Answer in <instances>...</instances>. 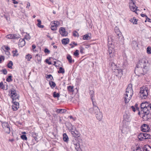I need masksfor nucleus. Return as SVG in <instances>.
Listing matches in <instances>:
<instances>
[{
    "mask_svg": "<svg viewBox=\"0 0 151 151\" xmlns=\"http://www.w3.org/2000/svg\"><path fill=\"white\" fill-rule=\"evenodd\" d=\"M146 20L145 21V22H146V21H147L148 22H151V19L148 18L147 17L146 18Z\"/></svg>",
    "mask_w": 151,
    "mask_h": 151,
    "instance_id": "nucleus-57",
    "label": "nucleus"
},
{
    "mask_svg": "<svg viewBox=\"0 0 151 151\" xmlns=\"http://www.w3.org/2000/svg\"><path fill=\"white\" fill-rule=\"evenodd\" d=\"M35 58L38 61H40L41 60L42 58L40 55L37 54L35 56Z\"/></svg>",
    "mask_w": 151,
    "mask_h": 151,
    "instance_id": "nucleus-28",
    "label": "nucleus"
},
{
    "mask_svg": "<svg viewBox=\"0 0 151 151\" xmlns=\"http://www.w3.org/2000/svg\"><path fill=\"white\" fill-rule=\"evenodd\" d=\"M55 111L58 113L62 114L65 112L66 111V110L65 109H57Z\"/></svg>",
    "mask_w": 151,
    "mask_h": 151,
    "instance_id": "nucleus-22",
    "label": "nucleus"
},
{
    "mask_svg": "<svg viewBox=\"0 0 151 151\" xmlns=\"http://www.w3.org/2000/svg\"><path fill=\"white\" fill-rule=\"evenodd\" d=\"M133 94L132 85L129 84L127 87L126 93L124 96V101L125 103H128L130 100Z\"/></svg>",
    "mask_w": 151,
    "mask_h": 151,
    "instance_id": "nucleus-4",
    "label": "nucleus"
},
{
    "mask_svg": "<svg viewBox=\"0 0 151 151\" xmlns=\"http://www.w3.org/2000/svg\"><path fill=\"white\" fill-rule=\"evenodd\" d=\"M79 54V50H76L73 53L74 55L75 56H77Z\"/></svg>",
    "mask_w": 151,
    "mask_h": 151,
    "instance_id": "nucleus-43",
    "label": "nucleus"
},
{
    "mask_svg": "<svg viewBox=\"0 0 151 151\" xmlns=\"http://www.w3.org/2000/svg\"><path fill=\"white\" fill-rule=\"evenodd\" d=\"M93 91H91L90 92V93L91 94V99L92 101L93 107H94L96 110H98L99 109L97 106V104L96 102L93 101Z\"/></svg>",
    "mask_w": 151,
    "mask_h": 151,
    "instance_id": "nucleus-9",
    "label": "nucleus"
},
{
    "mask_svg": "<svg viewBox=\"0 0 151 151\" xmlns=\"http://www.w3.org/2000/svg\"><path fill=\"white\" fill-rule=\"evenodd\" d=\"M130 21L131 22H132L133 24H137V20L135 17H133V19H130Z\"/></svg>",
    "mask_w": 151,
    "mask_h": 151,
    "instance_id": "nucleus-35",
    "label": "nucleus"
},
{
    "mask_svg": "<svg viewBox=\"0 0 151 151\" xmlns=\"http://www.w3.org/2000/svg\"><path fill=\"white\" fill-rule=\"evenodd\" d=\"M141 112V113L139 111L138 113V114L144 119L148 120L150 118L148 117L150 116V114H151V106L147 105V107L142 109Z\"/></svg>",
    "mask_w": 151,
    "mask_h": 151,
    "instance_id": "nucleus-3",
    "label": "nucleus"
},
{
    "mask_svg": "<svg viewBox=\"0 0 151 151\" xmlns=\"http://www.w3.org/2000/svg\"><path fill=\"white\" fill-rule=\"evenodd\" d=\"M73 35L75 37L77 36V35H78V36H79V35L76 31H75L73 32Z\"/></svg>",
    "mask_w": 151,
    "mask_h": 151,
    "instance_id": "nucleus-48",
    "label": "nucleus"
},
{
    "mask_svg": "<svg viewBox=\"0 0 151 151\" xmlns=\"http://www.w3.org/2000/svg\"><path fill=\"white\" fill-rule=\"evenodd\" d=\"M25 44V42L24 40V39L21 38L19 41V47H22L24 46Z\"/></svg>",
    "mask_w": 151,
    "mask_h": 151,
    "instance_id": "nucleus-19",
    "label": "nucleus"
},
{
    "mask_svg": "<svg viewBox=\"0 0 151 151\" xmlns=\"http://www.w3.org/2000/svg\"><path fill=\"white\" fill-rule=\"evenodd\" d=\"M49 83L50 86L52 88H53L55 86L56 84L54 82L50 81Z\"/></svg>",
    "mask_w": 151,
    "mask_h": 151,
    "instance_id": "nucleus-30",
    "label": "nucleus"
},
{
    "mask_svg": "<svg viewBox=\"0 0 151 151\" xmlns=\"http://www.w3.org/2000/svg\"><path fill=\"white\" fill-rule=\"evenodd\" d=\"M2 71L4 75H6L7 73L6 70V69H2Z\"/></svg>",
    "mask_w": 151,
    "mask_h": 151,
    "instance_id": "nucleus-51",
    "label": "nucleus"
},
{
    "mask_svg": "<svg viewBox=\"0 0 151 151\" xmlns=\"http://www.w3.org/2000/svg\"><path fill=\"white\" fill-rule=\"evenodd\" d=\"M53 96L54 98H59L60 97L59 93H56L55 91L54 92L53 94Z\"/></svg>",
    "mask_w": 151,
    "mask_h": 151,
    "instance_id": "nucleus-34",
    "label": "nucleus"
},
{
    "mask_svg": "<svg viewBox=\"0 0 151 151\" xmlns=\"http://www.w3.org/2000/svg\"><path fill=\"white\" fill-rule=\"evenodd\" d=\"M66 58L70 63H74V60H72L71 56L70 55L67 54Z\"/></svg>",
    "mask_w": 151,
    "mask_h": 151,
    "instance_id": "nucleus-20",
    "label": "nucleus"
},
{
    "mask_svg": "<svg viewBox=\"0 0 151 151\" xmlns=\"http://www.w3.org/2000/svg\"><path fill=\"white\" fill-rule=\"evenodd\" d=\"M80 51L81 53H83V51L84 50V49L83 47H80Z\"/></svg>",
    "mask_w": 151,
    "mask_h": 151,
    "instance_id": "nucleus-49",
    "label": "nucleus"
},
{
    "mask_svg": "<svg viewBox=\"0 0 151 151\" xmlns=\"http://www.w3.org/2000/svg\"><path fill=\"white\" fill-rule=\"evenodd\" d=\"M150 149H151V147L150 146H145L143 148L141 146H138L136 147L134 151H144L145 150L146 151H149Z\"/></svg>",
    "mask_w": 151,
    "mask_h": 151,
    "instance_id": "nucleus-7",
    "label": "nucleus"
},
{
    "mask_svg": "<svg viewBox=\"0 0 151 151\" xmlns=\"http://www.w3.org/2000/svg\"><path fill=\"white\" fill-rule=\"evenodd\" d=\"M37 22H38V24H37V26L40 28H43L44 27V26L43 25H41V20L40 19H38L37 20Z\"/></svg>",
    "mask_w": 151,
    "mask_h": 151,
    "instance_id": "nucleus-26",
    "label": "nucleus"
},
{
    "mask_svg": "<svg viewBox=\"0 0 151 151\" xmlns=\"http://www.w3.org/2000/svg\"><path fill=\"white\" fill-rule=\"evenodd\" d=\"M6 38L9 39H17L19 38V35L16 34H11L7 35L6 36Z\"/></svg>",
    "mask_w": 151,
    "mask_h": 151,
    "instance_id": "nucleus-14",
    "label": "nucleus"
},
{
    "mask_svg": "<svg viewBox=\"0 0 151 151\" xmlns=\"http://www.w3.org/2000/svg\"><path fill=\"white\" fill-rule=\"evenodd\" d=\"M13 56H17L18 55V54H16V53L17 52V50H15L14 51H13Z\"/></svg>",
    "mask_w": 151,
    "mask_h": 151,
    "instance_id": "nucleus-54",
    "label": "nucleus"
},
{
    "mask_svg": "<svg viewBox=\"0 0 151 151\" xmlns=\"http://www.w3.org/2000/svg\"><path fill=\"white\" fill-rule=\"evenodd\" d=\"M149 127L147 124H144L141 126V130L143 132H148L149 130Z\"/></svg>",
    "mask_w": 151,
    "mask_h": 151,
    "instance_id": "nucleus-15",
    "label": "nucleus"
},
{
    "mask_svg": "<svg viewBox=\"0 0 151 151\" xmlns=\"http://www.w3.org/2000/svg\"><path fill=\"white\" fill-rule=\"evenodd\" d=\"M129 7L131 10L133 12H135L137 10V7L135 4L132 0H130L129 2Z\"/></svg>",
    "mask_w": 151,
    "mask_h": 151,
    "instance_id": "nucleus-10",
    "label": "nucleus"
},
{
    "mask_svg": "<svg viewBox=\"0 0 151 151\" xmlns=\"http://www.w3.org/2000/svg\"><path fill=\"white\" fill-rule=\"evenodd\" d=\"M59 24V22H58V21H54V24L55 26H58V25Z\"/></svg>",
    "mask_w": 151,
    "mask_h": 151,
    "instance_id": "nucleus-50",
    "label": "nucleus"
},
{
    "mask_svg": "<svg viewBox=\"0 0 151 151\" xmlns=\"http://www.w3.org/2000/svg\"><path fill=\"white\" fill-rule=\"evenodd\" d=\"M2 126L4 128H6L9 127H10L9 124L8 123L6 122H4L2 123Z\"/></svg>",
    "mask_w": 151,
    "mask_h": 151,
    "instance_id": "nucleus-27",
    "label": "nucleus"
},
{
    "mask_svg": "<svg viewBox=\"0 0 151 151\" xmlns=\"http://www.w3.org/2000/svg\"><path fill=\"white\" fill-rule=\"evenodd\" d=\"M30 6V4L29 2H28L27 4V6L26 8L27 9H29V6Z\"/></svg>",
    "mask_w": 151,
    "mask_h": 151,
    "instance_id": "nucleus-59",
    "label": "nucleus"
},
{
    "mask_svg": "<svg viewBox=\"0 0 151 151\" xmlns=\"http://www.w3.org/2000/svg\"><path fill=\"white\" fill-rule=\"evenodd\" d=\"M76 127L72 124H71L70 127L68 129L69 131L71 132L72 131H73L76 130Z\"/></svg>",
    "mask_w": 151,
    "mask_h": 151,
    "instance_id": "nucleus-31",
    "label": "nucleus"
},
{
    "mask_svg": "<svg viewBox=\"0 0 151 151\" xmlns=\"http://www.w3.org/2000/svg\"><path fill=\"white\" fill-rule=\"evenodd\" d=\"M132 45L134 47H138V44L137 42L133 41L132 42Z\"/></svg>",
    "mask_w": 151,
    "mask_h": 151,
    "instance_id": "nucleus-40",
    "label": "nucleus"
},
{
    "mask_svg": "<svg viewBox=\"0 0 151 151\" xmlns=\"http://www.w3.org/2000/svg\"><path fill=\"white\" fill-rule=\"evenodd\" d=\"M111 66L112 67H113L114 66V69H115V68H116V66L115 64L113 63H111Z\"/></svg>",
    "mask_w": 151,
    "mask_h": 151,
    "instance_id": "nucleus-55",
    "label": "nucleus"
},
{
    "mask_svg": "<svg viewBox=\"0 0 151 151\" xmlns=\"http://www.w3.org/2000/svg\"><path fill=\"white\" fill-rule=\"evenodd\" d=\"M131 108H132V110H133V111H134V112L135 111V108H134V106H131Z\"/></svg>",
    "mask_w": 151,
    "mask_h": 151,
    "instance_id": "nucleus-62",
    "label": "nucleus"
},
{
    "mask_svg": "<svg viewBox=\"0 0 151 151\" xmlns=\"http://www.w3.org/2000/svg\"><path fill=\"white\" fill-rule=\"evenodd\" d=\"M4 56L1 55L0 57V63H1V61L2 60H4Z\"/></svg>",
    "mask_w": 151,
    "mask_h": 151,
    "instance_id": "nucleus-53",
    "label": "nucleus"
},
{
    "mask_svg": "<svg viewBox=\"0 0 151 151\" xmlns=\"http://www.w3.org/2000/svg\"><path fill=\"white\" fill-rule=\"evenodd\" d=\"M27 40H29L30 39V37L29 34H27L24 36V38Z\"/></svg>",
    "mask_w": 151,
    "mask_h": 151,
    "instance_id": "nucleus-39",
    "label": "nucleus"
},
{
    "mask_svg": "<svg viewBox=\"0 0 151 151\" xmlns=\"http://www.w3.org/2000/svg\"><path fill=\"white\" fill-rule=\"evenodd\" d=\"M147 105H149L148 104L146 103H142L140 105V107H141V110L142 111V109H143L144 108H145V107H147Z\"/></svg>",
    "mask_w": 151,
    "mask_h": 151,
    "instance_id": "nucleus-23",
    "label": "nucleus"
},
{
    "mask_svg": "<svg viewBox=\"0 0 151 151\" xmlns=\"http://www.w3.org/2000/svg\"><path fill=\"white\" fill-rule=\"evenodd\" d=\"M60 34L63 36H66L68 33L65 31V29L63 27H60L59 29Z\"/></svg>",
    "mask_w": 151,
    "mask_h": 151,
    "instance_id": "nucleus-16",
    "label": "nucleus"
},
{
    "mask_svg": "<svg viewBox=\"0 0 151 151\" xmlns=\"http://www.w3.org/2000/svg\"><path fill=\"white\" fill-rule=\"evenodd\" d=\"M12 102L13 103V105L12 106V109L14 111L17 110L19 107V103L17 101H14L13 102V100Z\"/></svg>",
    "mask_w": 151,
    "mask_h": 151,
    "instance_id": "nucleus-13",
    "label": "nucleus"
},
{
    "mask_svg": "<svg viewBox=\"0 0 151 151\" xmlns=\"http://www.w3.org/2000/svg\"><path fill=\"white\" fill-rule=\"evenodd\" d=\"M71 133L75 137H79L80 135V133L77 130H76V129L75 130L72 131Z\"/></svg>",
    "mask_w": 151,
    "mask_h": 151,
    "instance_id": "nucleus-18",
    "label": "nucleus"
},
{
    "mask_svg": "<svg viewBox=\"0 0 151 151\" xmlns=\"http://www.w3.org/2000/svg\"><path fill=\"white\" fill-rule=\"evenodd\" d=\"M13 65V63L11 61H10L7 64L8 67L10 69L12 68V66Z\"/></svg>",
    "mask_w": 151,
    "mask_h": 151,
    "instance_id": "nucleus-32",
    "label": "nucleus"
},
{
    "mask_svg": "<svg viewBox=\"0 0 151 151\" xmlns=\"http://www.w3.org/2000/svg\"><path fill=\"white\" fill-rule=\"evenodd\" d=\"M12 76H9L6 79V81L8 82H10L12 81Z\"/></svg>",
    "mask_w": 151,
    "mask_h": 151,
    "instance_id": "nucleus-38",
    "label": "nucleus"
},
{
    "mask_svg": "<svg viewBox=\"0 0 151 151\" xmlns=\"http://www.w3.org/2000/svg\"><path fill=\"white\" fill-rule=\"evenodd\" d=\"M58 73H62L63 74L65 73L64 69L62 67H60L59 68V70L58 72Z\"/></svg>",
    "mask_w": 151,
    "mask_h": 151,
    "instance_id": "nucleus-33",
    "label": "nucleus"
},
{
    "mask_svg": "<svg viewBox=\"0 0 151 151\" xmlns=\"http://www.w3.org/2000/svg\"><path fill=\"white\" fill-rule=\"evenodd\" d=\"M32 58V55H31L28 54L25 56V58L27 59L28 61H30V59Z\"/></svg>",
    "mask_w": 151,
    "mask_h": 151,
    "instance_id": "nucleus-29",
    "label": "nucleus"
},
{
    "mask_svg": "<svg viewBox=\"0 0 151 151\" xmlns=\"http://www.w3.org/2000/svg\"><path fill=\"white\" fill-rule=\"evenodd\" d=\"M4 47H5V49L7 51H8L10 50V48L8 46H4Z\"/></svg>",
    "mask_w": 151,
    "mask_h": 151,
    "instance_id": "nucleus-61",
    "label": "nucleus"
},
{
    "mask_svg": "<svg viewBox=\"0 0 151 151\" xmlns=\"http://www.w3.org/2000/svg\"><path fill=\"white\" fill-rule=\"evenodd\" d=\"M99 110H100L99 109L98 110H96L94 107H93L89 109L88 111L91 114L93 113H96L97 112H98V111H99Z\"/></svg>",
    "mask_w": 151,
    "mask_h": 151,
    "instance_id": "nucleus-21",
    "label": "nucleus"
},
{
    "mask_svg": "<svg viewBox=\"0 0 151 151\" xmlns=\"http://www.w3.org/2000/svg\"><path fill=\"white\" fill-rule=\"evenodd\" d=\"M44 52L45 53H50V51L47 48H45L44 50Z\"/></svg>",
    "mask_w": 151,
    "mask_h": 151,
    "instance_id": "nucleus-56",
    "label": "nucleus"
},
{
    "mask_svg": "<svg viewBox=\"0 0 151 151\" xmlns=\"http://www.w3.org/2000/svg\"><path fill=\"white\" fill-rule=\"evenodd\" d=\"M149 64L145 58H142L138 62L135 70V72L139 74L144 75L149 69Z\"/></svg>",
    "mask_w": 151,
    "mask_h": 151,
    "instance_id": "nucleus-1",
    "label": "nucleus"
},
{
    "mask_svg": "<svg viewBox=\"0 0 151 151\" xmlns=\"http://www.w3.org/2000/svg\"><path fill=\"white\" fill-rule=\"evenodd\" d=\"M73 86H69L68 87V90L70 92H73L74 91L73 90Z\"/></svg>",
    "mask_w": 151,
    "mask_h": 151,
    "instance_id": "nucleus-37",
    "label": "nucleus"
},
{
    "mask_svg": "<svg viewBox=\"0 0 151 151\" xmlns=\"http://www.w3.org/2000/svg\"><path fill=\"white\" fill-rule=\"evenodd\" d=\"M5 131L6 133L8 134H9L10 133V127L6 128H5Z\"/></svg>",
    "mask_w": 151,
    "mask_h": 151,
    "instance_id": "nucleus-41",
    "label": "nucleus"
},
{
    "mask_svg": "<svg viewBox=\"0 0 151 151\" xmlns=\"http://www.w3.org/2000/svg\"><path fill=\"white\" fill-rule=\"evenodd\" d=\"M89 36L88 34H86L83 36V39L84 40H88L89 38Z\"/></svg>",
    "mask_w": 151,
    "mask_h": 151,
    "instance_id": "nucleus-36",
    "label": "nucleus"
},
{
    "mask_svg": "<svg viewBox=\"0 0 151 151\" xmlns=\"http://www.w3.org/2000/svg\"><path fill=\"white\" fill-rule=\"evenodd\" d=\"M13 3L14 4L18 3V2L17 1H16L15 0H13Z\"/></svg>",
    "mask_w": 151,
    "mask_h": 151,
    "instance_id": "nucleus-63",
    "label": "nucleus"
},
{
    "mask_svg": "<svg viewBox=\"0 0 151 151\" xmlns=\"http://www.w3.org/2000/svg\"><path fill=\"white\" fill-rule=\"evenodd\" d=\"M21 138L22 139L24 140H27V138L26 135H23L21 136Z\"/></svg>",
    "mask_w": 151,
    "mask_h": 151,
    "instance_id": "nucleus-45",
    "label": "nucleus"
},
{
    "mask_svg": "<svg viewBox=\"0 0 151 151\" xmlns=\"http://www.w3.org/2000/svg\"><path fill=\"white\" fill-rule=\"evenodd\" d=\"M113 40L112 36L108 37V52L110 57L111 58H114L116 54V52L114 49V46L112 44Z\"/></svg>",
    "mask_w": 151,
    "mask_h": 151,
    "instance_id": "nucleus-2",
    "label": "nucleus"
},
{
    "mask_svg": "<svg viewBox=\"0 0 151 151\" xmlns=\"http://www.w3.org/2000/svg\"><path fill=\"white\" fill-rule=\"evenodd\" d=\"M140 135L142 137L139 138V139L141 141L142 140V139H150L151 138V135L147 133H142L140 134Z\"/></svg>",
    "mask_w": 151,
    "mask_h": 151,
    "instance_id": "nucleus-11",
    "label": "nucleus"
},
{
    "mask_svg": "<svg viewBox=\"0 0 151 151\" xmlns=\"http://www.w3.org/2000/svg\"><path fill=\"white\" fill-rule=\"evenodd\" d=\"M124 119H128L129 118V117H127V114H125L124 115Z\"/></svg>",
    "mask_w": 151,
    "mask_h": 151,
    "instance_id": "nucleus-58",
    "label": "nucleus"
},
{
    "mask_svg": "<svg viewBox=\"0 0 151 151\" xmlns=\"http://www.w3.org/2000/svg\"><path fill=\"white\" fill-rule=\"evenodd\" d=\"M46 62L49 65H51V63L50 62L49 60L48 59H46Z\"/></svg>",
    "mask_w": 151,
    "mask_h": 151,
    "instance_id": "nucleus-60",
    "label": "nucleus"
},
{
    "mask_svg": "<svg viewBox=\"0 0 151 151\" xmlns=\"http://www.w3.org/2000/svg\"><path fill=\"white\" fill-rule=\"evenodd\" d=\"M117 35L119 37H120L122 36V35L121 33L120 32H119V33L117 34Z\"/></svg>",
    "mask_w": 151,
    "mask_h": 151,
    "instance_id": "nucleus-64",
    "label": "nucleus"
},
{
    "mask_svg": "<svg viewBox=\"0 0 151 151\" xmlns=\"http://www.w3.org/2000/svg\"><path fill=\"white\" fill-rule=\"evenodd\" d=\"M9 93L10 94L11 98L12 99L13 102L15 101H18L19 96L17 94L16 91L14 88H12L9 91Z\"/></svg>",
    "mask_w": 151,
    "mask_h": 151,
    "instance_id": "nucleus-5",
    "label": "nucleus"
},
{
    "mask_svg": "<svg viewBox=\"0 0 151 151\" xmlns=\"http://www.w3.org/2000/svg\"><path fill=\"white\" fill-rule=\"evenodd\" d=\"M95 114H96V117L97 119L99 121H101L102 119L103 116L102 113L100 112V110H99V111L97 112Z\"/></svg>",
    "mask_w": 151,
    "mask_h": 151,
    "instance_id": "nucleus-17",
    "label": "nucleus"
},
{
    "mask_svg": "<svg viewBox=\"0 0 151 151\" xmlns=\"http://www.w3.org/2000/svg\"><path fill=\"white\" fill-rule=\"evenodd\" d=\"M69 42V39L68 38L63 39L62 40V42L63 44L66 45Z\"/></svg>",
    "mask_w": 151,
    "mask_h": 151,
    "instance_id": "nucleus-25",
    "label": "nucleus"
},
{
    "mask_svg": "<svg viewBox=\"0 0 151 151\" xmlns=\"http://www.w3.org/2000/svg\"><path fill=\"white\" fill-rule=\"evenodd\" d=\"M71 144V145L74 146L77 151H80V149L79 143L76 139H74L72 140Z\"/></svg>",
    "mask_w": 151,
    "mask_h": 151,
    "instance_id": "nucleus-8",
    "label": "nucleus"
},
{
    "mask_svg": "<svg viewBox=\"0 0 151 151\" xmlns=\"http://www.w3.org/2000/svg\"><path fill=\"white\" fill-rule=\"evenodd\" d=\"M140 97L142 99H146L148 95L147 89L146 88H141L140 91Z\"/></svg>",
    "mask_w": 151,
    "mask_h": 151,
    "instance_id": "nucleus-6",
    "label": "nucleus"
},
{
    "mask_svg": "<svg viewBox=\"0 0 151 151\" xmlns=\"http://www.w3.org/2000/svg\"><path fill=\"white\" fill-rule=\"evenodd\" d=\"M63 139L64 142H67L69 140L68 137L66 133L63 134Z\"/></svg>",
    "mask_w": 151,
    "mask_h": 151,
    "instance_id": "nucleus-24",
    "label": "nucleus"
},
{
    "mask_svg": "<svg viewBox=\"0 0 151 151\" xmlns=\"http://www.w3.org/2000/svg\"><path fill=\"white\" fill-rule=\"evenodd\" d=\"M46 78L48 79L50 78L51 80H52V79H53V78L52 76L50 74L47 75L46 76Z\"/></svg>",
    "mask_w": 151,
    "mask_h": 151,
    "instance_id": "nucleus-46",
    "label": "nucleus"
},
{
    "mask_svg": "<svg viewBox=\"0 0 151 151\" xmlns=\"http://www.w3.org/2000/svg\"><path fill=\"white\" fill-rule=\"evenodd\" d=\"M5 86L3 85V83L2 82H1L0 83V88L2 89H4Z\"/></svg>",
    "mask_w": 151,
    "mask_h": 151,
    "instance_id": "nucleus-44",
    "label": "nucleus"
},
{
    "mask_svg": "<svg viewBox=\"0 0 151 151\" xmlns=\"http://www.w3.org/2000/svg\"><path fill=\"white\" fill-rule=\"evenodd\" d=\"M147 53L149 54H151V47H149L147 48Z\"/></svg>",
    "mask_w": 151,
    "mask_h": 151,
    "instance_id": "nucleus-42",
    "label": "nucleus"
},
{
    "mask_svg": "<svg viewBox=\"0 0 151 151\" xmlns=\"http://www.w3.org/2000/svg\"><path fill=\"white\" fill-rule=\"evenodd\" d=\"M32 136L33 137H34L35 136H38V134L36 133L35 132H32L31 133Z\"/></svg>",
    "mask_w": 151,
    "mask_h": 151,
    "instance_id": "nucleus-52",
    "label": "nucleus"
},
{
    "mask_svg": "<svg viewBox=\"0 0 151 151\" xmlns=\"http://www.w3.org/2000/svg\"><path fill=\"white\" fill-rule=\"evenodd\" d=\"M57 27V26H55V25L52 26L51 27V28L52 30H55L56 29Z\"/></svg>",
    "mask_w": 151,
    "mask_h": 151,
    "instance_id": "nucleus-47",
    "label": "nucleus"
},
{
    "mask_svg": "<svg viewBox=\"0 0 151 151\" xmlns=\"http://www.w3.org/2000/svg\"><path fill=\"white\" fill-rule=\"evenodd\" d=\"M114 75L117 76L119 78H120L123 75V71L122 70L116 69L114 71Z\"/></svg>",
    "mask_w": 151,
    "mask_h": 151,
    "instance_id": "nucleus-12",
    "label": "nucleus"
}]
</instances>
